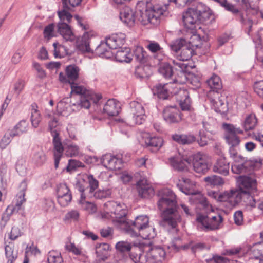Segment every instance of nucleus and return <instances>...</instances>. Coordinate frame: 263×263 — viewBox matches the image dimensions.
<instances>
[{
    "label": "nucleus",
    "instance_id": "nucleus-1",
    "mask_svg": "<svg viewBox=\"0 0 263 263\" xmlns=\"http://www.w3.org/2000/svg\"><path fill=\"white\" fill-rule=\"evenodd\" d=\"M124 229L133 237L141 236L143 239H151L156 236L155 229L149 225V217L146 215L137 216L133 221L127 220Z\"/></svg>",
    "mask_w": 263,
    "mask_h": 263
},
{
    "label": "nucleus",
    "instance_id": "nucleus-2",
    "mask_svg": "<svg viewBox=\"0 0 263 263\" xmlns=\"http://www.w3.org/2000/svg\"><path fill=\"white\" fill-rule=\"evenodd\" d=\"M174 65L178 67L177 69L178 74L180 76L176 77L173 82L167 83L165 84H158L154 86L152 89L154 95L163 100L168 98L170 95H176L179 89L177 86V84L184 83L186 80V75L184 72L187 65L182 63H177L174 61Z\"/></svg>",
    "mask_w": 263,
    "mask_h": 263
},
{
    "label": "nucleus",
    "instance_id": "nucleus-3",
    "mask_svg": "<svg viewBox=\"0 0 263 263\" xmlns=\"http://www.w3.org/2000/svg\"><path fill=\"white\" fill-rule=\"evenodd\" d=\"M238 190L243 195V202L247 206L256 208V197L258 195L256 179L249 176H240L237 179Z\"/></svg>",
    "mask_w": 263,
    "mask_h": 263
},
{
    "label": "nucleus",
    "instance_id": "nucleus-4",
    "mask_svg": "<svg viewBox=\"0 0 263 263\" xmlns=\"http://www.w3.org/2000/svg\"><path fill=\"white\" fill-rule=\"evenodd\" d=\"M69 84L71 88L70 93L79 96V101L72 104L73 106H77V110L82 108L88 109L92 103L97 104L101 98L100 95L86 89L84 86L77 83L76 82Z\"/></svg>",
    "mask_w": 263,
    "mask_h": 263
},
{
    "label": "nucleus",
    "instance_id": "nucleus-5",
    "mask_svg": "<svg viewBox=\"0 0 263 263\" xmlns=\"http://www.w3.org/2000/svg\"><path fill=\"white\" fill-rule=\"evenodd\" d=\"M169 47L173 55L180 61L190 60L194 53V46L190 42H187L182 38L172 41L170 44ZM174 61L181 63V62H177L175 60L173 61V63ZM184 64H185L184 63Z\"/></svg>",
    "mask_w": 263,
    "mask_h": 263
},
{
    "label": "nucleus",
    "instance_id": "nucleus-6",
    "mask_svg": "<svg viewBox=\"0 0 263 263\" xmlns=\"http://www.w3.org/2000/svg\"><path fill=\"white\" fill-rule=\"evenodd\" d=\"M53 143L54 145V167L56 169L58 167L63 152L68 157H75L79 155V147L75 144L71 143L63 146L60 141L59 133L56 132L54 134Z\"/></svg>",
    "mask_w": 263,
    "mask_h": 263
},
{
    "label": "nucleus",
    "instance_id": "nucleus-7",
    "mask_svg": "<svg viewBox=\"0 0 263 263\" xmlns=\"http://www.w3.org/2000/svg\"><path fill=\"white\" fill-rule=\"evenodd\" d=\"M166 9V7L164 8L158 5L144 11L139 10L137 12L138 20L143 25L149 24L157 25L159 23L160 17L164 14Z\"/></svg>",
    "mask_w": 263,
    "mask_h": 263
},
{
    "label": "nucleus",
    "instance_id": "nucleus-8",
    "mask_svg": "<svg viewBox=\"0 0 263 263\" xmlns=\"http://www.w3.org/2000/svg\"><path fill=\"white\" fill-rule=\"evenodd\" d=\"M196 221L201 225L202 230L207 232L219 229L223 221V218L219 214L209 216L199 214L197 215Z\"/></svg>",
    "mask_w": 263,
    "mask_h": 263
},
{
    "label": "nucleus",
    "instance_id": "nucleus-9",
    "mask_svg": "<svg viewBox=\"0 0 263 263\" xmlns=\"http://www.w3.org/2000/svg\"><path fill=\"white\" fill-rule=\"evenodd\" d=\"M160 210L162 211L160 224L166 228H176L178 223L180 222L181 219V216L177 211V207Z\"/></svg>",
    "mask_w": 263,
    "mask_h": 263
},
{
    "label": "nucleus",
    "instance_id": "nucleus-10",
    "mask_svg": "<svg viewBox=\"0 0 263 263\" xmlns=\"http://www.w3.org/2000/svg\"><path fill=\"white\" fill-rule=\"evenodd\" d=\"M130 112L132 117L130 119L129 124L141 125L145 121L146 115L143 105L136 101L129 103Z\"/></svg>",
    "mask_w": 263,
    "mask_h": 263
},
{
    "label": "nucleus",
    "instance_id": "nucleus-11",
    "mask_svg": "<svg viewBox=\"0 0 263 263\" xmlns=\"http://www.w3.org/2000/svg\"><path fill=\"white\" fill-rule=\"evenodd\" d=\"M105 205L109 208L111 213L114 214L117 222L121 225H125L127 221L126 218L127 210L125 204L117 201H109Z\"/></svg>",
    "mask_w": 263,
    "mask_h": 263
},
{
    "label": "nucleus",
    "instance_id": "nucleus-12",
    "mask_svg": "<svg viewBox=\"0 0 263 263\" xmlns=\"http://www.w3.org/2000/svg\"><path fill=\"white\" fill-rule=\"evenodd\" d=\"M158 207L159 210L177 207L176 196L170 190L165 189L158 193Z\"/></svg>",
    "mask_w": 263,
    "mask_h": 263
},
{
    "label": "nucleus",
    "instance_id": "nucleus-13",
    "mask_svg": "<svg viewBox=\"0 0 263 263\" xmlns=\"http://www.w3.org/2000/svg\"><path fill=\"white\" fill-rule=\"evenodd\" d=\"M218 199L221 202H228L230 207H234L243 202V195L238 190L233 189L219 195Z\"/></svg>",
    "mask_w": 263,
    "mask_h": 263
},
{
    "label": "nucleus",
    "instance_id": "nucleus-14",
    "mask_svg": "<svg viewBox=\"0 0 263 263\" xmlns=\"http://www.w3.org/2000/svg\"><path fill=\"white\" fill-rule=\"evenodd\" d=\"M80 68L74 65H69L66 67L65 74L62 72L59 73V79L62 83H68L76 82L79 78Z\"/></svg>",
    "mask_w": 263,
    "mask_h": 263
},
{
    "label": "nucleus",
    "instance_id": "nucleus-15",
    "mask_svg": "<svg viewBox=\"0 0 263 263\" xmlns=\"http://www.w3.org/2000/svg\"><path fill=\"white\" fill-rule=\"evenodd\" d=\"M171 166L175 170L179 172L188 171V166L190 164L191 159L186 156L178 154L168 159Z\"/></svg>",
    "mask_w": 263,
    "mask_h": 263
},
{
    "label": "nucleus",
    "instance_id": "nucleus-16",
    "mask_svg": "<svg viewBox=\"0 0 263 263\" xmlns=\"http://www.w3.org/2000/svg\"><path fill=\"white\" fill-rule=\"evenodd\" d=\"M101 162L104 167L110 170H117L122 168L123 161L119 157L105 154L102 157Z\"/></svg>",
    "mask_w": 263,
    "mask_h": 263
},
{
    "label": "nucleus",
    "instance_id": "nucleus-17",
    "mask_svg": "<svg viewBox=\"0 0 263 263\" xmlns=\"http://www.w3.org/2000/svg\"><path fill=\"white\" fill-rule=\"evenodd\" d=\"M163 118L168 123H178L182 120V115L175 106L166 107L163 110Z\"/></svg>",
    "mask_w": 263,
    "mask_h": 263
},
{
    "label": "nucleus",
    "instance_id": "nucleus-18",
    "mask_svg": "<svg viewBox=\"0 0 263 263\" xmlns=\"http://www.w3.org/2000/svg\"><path fill=\"white\" fill-rule=\"evenodd\" d=\"M182 21L184 27L190 30H193L195 28V24L200 21L199 15L196 11L191 8H189L182 15Z\"/></svg>",
    "mask_w": 263,
    "mask_h": 263
},
{
    "label": "nucleus",
    "instance_id": "nucleus-19",
    "mask_svg": "<svg viewBox=\"0 0 263 263\" xmlns=\"http://www.w3.org/2000/svg\"><path fill=\"white\" fill-rule=\"evenodd\" d=\"M164 250L161 247L156 246L149 248L146 255L148 263H158L162 261L165 256Z\"/></svg>",
    "mask_w": 263,
    "mask_h": 263
},
{
    "label": "nucleus",
    "instance_id": "nucleus-20",
    "mask_svg": "<svg viewBox=\"0 0 263 263\" xmlns=\"http://www.w3.org/2000/svg\"><path fill=\"white\" fill-rule=\"evenodd\" d=\"M193 165L195 172L198 173H204L208 170L206 156L198 153L193 156Z\"/></svg>",
    "mask_w": 263,
    "mask_h": 263
},
{
    "label": "nucleus",
    "instance_id": "nucleus-21",
    "mask_svg": "<svg viewBox=\"0 0 263 263\" xmlns=\"http://www.w3.org/2000/svg\"><path fill=\"white\" fill-rule=\"evenodd\" d=\"M178 189L186 195L195 194V183L191 179L181 177L176 184Z\"/></svg>",
    "mask_w": 263,
    "mask_h": 263
},
{
    "label": "nucleus",
    "instance_id": "nucleus-22",
    "mask_svg": "<svg viewBox=\"0 0 263 263\" xmlns=\"http://www.w3.org/2000/svg\"><path fill=\"white\" fill-rule=\"evenodd\" d=\"M176 96L177 100L179 102L181 109L183 111H190L192 109V107L189 91L185 89L179 87Z\"/></svg>",
    "mask_w": 263,
    "mask_h": 263
},
{
    "label": "nucleus",
    "instance_id": "nucleus-23",
    "mask_svg": "<svg viewBox=\"0 0 263 263\" xmlns=\"http://www.w3.org/2000/svg\"><path fill=\"white\" fill-rule=\"evenodd\" d=\"M125 38L126 35L124 33H119L106 36L105 40L107 41V44L110 48L116 49L120 48L124 44Z\"/></svg>",
    "mask_w": 263,
    "mask_h": 263
},
{
    "label": "nucleus",
    "instance_id": "nucleus-24",
    "mask_svg": "<svg viewBox=\"0 0 263 263\" xmlns=\"http://www.w3.org/2000/svg\"><path fill=\"white\" fill-rule=\"evenodd\" d=\"M137 189L139 196L142 198H149L154 194V189L147 182V180L143 178L137 183Z\"/></svg>",
    "mask_w": 263,
    "mask_h": 263
},
{
    "label": "nucleus",
    "instance_id": "nucleus-25",
    "mask_svg": "<svg viewBox=\"0 0 263 263\" xmlns=\"http://www.w3.org/2000/svg\"><path fill=\"white\" fill-rule=\"evenodd\" d=\"M120 109V103L114 99L107 100L103 107L104 112L109 116H117Z\"/></svg>",
    "mask_w": 263,
    "mask_h": 263
},
{
    "label": "nucleus",
    "instance_id": "nucleus-26",
    "mask_svg": "<svg viewBox=\"0 0 263 263\" xmlns=\"http://www.w3.org/2000/svg\"><path fill=\"white\" fill-rule=\"evenodd\" d=\"M58 32L66 41H73L75 36L69 25L66 22H59L57 24Z\"/></svg>",
    "mask_w": 263,
    "mask_h": 263
},
{
    "label": "nucleus",
    "instance_id": "nucleus-27",
    "mask_svg": "<svg viewBox=\"0 0 263 263\" xmlns=\"http://www.w3.org/2000/svg\"><path fill=\"white\" fill-rule=\"evenodd\" d=\"M19 188L20 192L16 196V202L15 205H14V208L16 210V212H18L22 209V205L26 201L25 196L27 184L25 180L21 182Z\"/></svg>",
    "mask_w": 263,
    "mask_h": 263
},
{
    "label": "nucleus",
    "instance_id": "nucleus-28",
    "mask_svg": "<svg viewBox=\"0 0 263 263\" xmlns=\"http://www.w3.org/2000/svg\"><path fill=\"white\" fill-rule=\"evenodd\" d=\"M199 15L200 21H204L212 15V10L204 3H199L195 8H192Z\"/></svg>",
    "mask_w": 263,
    "mask_h": 263
},
{
    "label": "nucleus",
    "instance_id": "nucleus-29",
    "mask_svg": "<svg viewBox=\"0 0 263 263\" xmlns=\"http://www.w3.org/2000/svg\"><path fill=\"white\" fill-rule=\"evenodd\" d=\"M163 140L159 137L148 136L145 138V144L146 147L152 152L158 151L163 145Z\"/></svg>",
    "mask_w": 263,
    "mask_h": 263
},
{
    "label": "nucleus",
    "instance_id": "nucleus-30",
    "mask_svg": "<svg viewBox=\"0 0 263 263\" xmlns=\"http://www.w3.org/2000/svg\"><path fill=\"white\" fill-rule=\"evenodd\" d=\"M112 48H110L107 44V41L105 40V42H101V43L96 48L95 53L97 55L100 57L106 59L110 58L112 56L111 52Z\"/></svg>",
    "mask_w": 263,
    "mask_h": 263
},
{
    "label": "nucleus",
    "instance_id": "nucleus-31",
    "mask_svg": "<svg viewBox=\"0 0 263 263\" xmlns=\"http://www.w3.org/2000/svg\"><path fill=\"white\" fill-rule=\"evenodd\" d=\"M222 128L224 131V139L229 145L239 146L240 139L238 136L232 133L230 129H228L222 124Z\"/></svg>",
    "mask_w": 263,
    "mask_h": 263
},
{
    "label": "nucleus",
    "instance_id": "nucleus-32",
    "mask_svg": "<svg viewBox=\"0 0 263 263\" xmlns=\"http://www.w3.org/2000/svg\"><path fill=\"white\" fill-rule=\"evenodd\" d=\"M120 18L124 23L129 26H133L135 23V14L129 7H125L121 11Z\"/></svg>",
    "mask_w": 263,
    "mask_h": 263
},
{
    "label": "nucleus",
    "instance_id": "nucleus-33",
    "mask_svg": "<svg viewBox=\"0 0 263 263\" xmlns=\"http://www.w3.org/2000/svg\"><path fill=\"white\" fill-rule=\"evenodd\" d=\"M213 170L215 173L227 176L229 172V163L224 157L220 158L214 165Z\"/></svg>",
    "mask_w": 263,
    "mask_h": 263
},
{
    "label": "nucleus",
    "instance_id": "nucleus-34",
    "mask_svg": "<svg viewBox=\"0 0 263 263\" xmlns=\"http://www.w3.org/2000/svg\"><path fill=\"white\" fill-rule=\"evenodd\" d=\"M71 103L70 99L68 97L64 98L60 100L57 105L58 110L63 115H66L65 112L69 113L71 110H75L74 107ZM77 108V106H74Z\"/></svg>",
    "mask_w": 263,
    "mask_h": 263
},
{
    "label": "nucleus",
    "instance_id": "nucleus-35",
    "mask_svg": "<svg viewBox=\"0 0 263 263\" xmlns=\"http://www.w3.org/2000/svg\"><path fill=\"white\" fill-rule=\"evenodd\" d=\"M77 47L79 50L84 52H91L93 50L90 46V37L88 33L84 35L77 41Z\"/></svg>",
    "mask_w": 263,
    "mask_h": 263
},
{
    "label": "nucleus",
    "instance_id": "nucleus-36",
    "mask_svg": "<svg viewBox=\"0 0 263 263\" xmlns=\"http://www.w3.org/2000/svg\"><path fill=\"white\" fill-rule=\"evenodd\" d=\"M206 83L211 88V91L217 93H219V91L222 88V83L220 77L215 74H213L209 79H208L206 80Z\"/></svg>",
    "mask_w": 263,
    "mask_h": 263
},
{
    "label": "nucleus",
    "instance_id": "nucleus-37",
    "mask_svg": "<svg viewBox=\"0 0 263 263\" xmlns=\"http://www.w3.org/2000/svg\"><path fill=\"white\" fill-rule=\"evenodd\" d=\"M257 124V120L256 116L253 114L247 115L243 122L242 125L245 130L249 131L253 129Z\"/></svg>",
    "mask_w": 263,
    "mask_h": 263
},
{
    "label": "nucleus",
    "instance_id": "nucleus-38",
    "mask_svg": "<svg viewBox=\"0 0 263 263\" xmlns=\"http://www.w3.org/2000/svg\"><path fill=\"white\" fill-rule=\"evenodd\" d=\"M115 59L120 62L128 63L132 60V53L130 52L129 48L121 49L117 51Z\"/></svg>",
    "mask_w": 263,
    "mask_h": 263
},
{
    "label": "nucleus",
    "instance_id": "nucleus-39",
    "mask_svg": "<svg viewBox=\"0 0 263 263\" xmlns=\"http://www.w3.org/2000/svg\"><path fill=\"white\" fill-rule=\"evenodd\" d=\"M31 107L30 121L31 125L34 128H36L42 120V117L41 114L37 110V106L36 104H32Z\"/></svg>",
    "mask_w": 263,
    "mask_h": 263
},
{
    "label": "nucleus",
    "instance_id": "nucleus-40",
    "mask_svg": "<svg viewBox=\"0 0 263 263\" xmlns=\"http://www.w3.org/2000/svg\"><path fill=\"white\" fill-rule=\"evenodd\" d=\"M28 128V122L26 120H23L20 121L11 130L15 134V136H20L23 134L26 133Z\"/></svg>",
    "mask_w": 263,
    "mask_h": 263
},
{
    "label": "nucleus",
    "instance_id": "nucleus-41",
    "mask_svg": "<svg viewBox=\"0 0 263 263\" xmlns=\"http://www.w3.org/2000/svg\"><path fill=\"white\" fill-rule=\"evenodd\" d=\"M204 180L211 186H219L222 185L224 181L223 179L217 175H212L204 178Z\"/></svg>",
    "mask_w": 263,
    "mask_h": 263
},
{
    "label": "nucleus",
    "instance_id": "nucleus-42",
    "mask_svg": "<svg viewBox=\"0 0 263 263\" xmlns=\"http://www.w3.org/2000/svg\"><path fill=\"white\" fill-rule=\"evenodd\" d=\"M133 57L139 62L143 63L146 61L147 53L142 47L139 46L134 50V54H132Z\"/></svg>",
    "mask_w": 263,
    "mask_h": 263
},
{
    "label": "nucleus",
    "instance_id": "nucleus-43",
    "mask_svg": "<svg viewBox=\"0 0 263 263\" xmlns=\"http://www.w3.org/2000/svg\"><path fill=\"white\" fill-rule=\"evenodd\" d=\"M47 261L48 263H63L61 253L54 250L48 252Z\"/></svg>",
    "mask_w": 263,
    "mask_h": 263
},
{
    "label": "nucleus",
    "instance_id": "nucleus-44",
    "mask_svg": "<svg viewBox=\"0 0 263 263\" xmlns=\"http://www.w3.org/2000/svg\"><path fill=\"white\" fill-rule=\"evenodd\" d=\"M32 160L37 166L43 164L46 160V156L44 152L42 149H39L33 154Z\"/></svg>",
    "mask_w": 263,
    "mask_h": 263
},
{
    "label": "nucleus",
    "instance_id": "nucleus-45",
    "mask_svg": "<svg viewBox=\"0 0 263 263\" xmlns=\"http://www.w3.org/2000/svg\"><path fill=\"white\" fill-rule=\"evenodd\" d=\"M85 195L84 194H81L80 199L79 200V204L81 205V208L83 210H87L89 212L94 211L95 210V206L90 202L86 201L85 200Z\"/></svg>",
    "mask_w": 263,
    "mask_h": 263
},
{
    "label": "nucleus",
    "instance_id": "nucleus-46",
    "mask_svg": "<svg viewBox=\"0 0 263 263\" xmlns=\"http://www.w3.org/2000/svg\"><path fill=\"white\" fill-rule=\"evenodd\" d=\"M14 137H15V134L12 132L11 129L8 130L1 140L0 147L2 149L5 148Z\"/></svg>",
    "mask_w": 263,
    "mask_h": 263
},
{
    "label": "nucleus",
    "instance_id": "nucleus-47",
    "mask_svg": "<svg viewBox=\"0 0 263 263\" xmlns=\"http://www.w3.org/2000/svg\"><path fill=\"white\" fill-rule=\"evenodd\" d=\"M159 72L165 78H170L173 73L172 66L167 63L162 64L158 69Z\"/></svg>",
    "mask_w": 263,
    "mask_h": 263
},
{
    "label": "nucleus",
    "instance_id": "nucleus-48",
    "mask_svg": "<svg viewBox=\"0 0 263 263\" xmlns=\"http://www.w3.org/2000/svg\"><path fill=\"white\" fill-rule=\"evenodd\" d=\"M63 8V10L58 11V15L60 19L59 22H66L67 24L70 22L72 15Z\"/></svg>",
    "mask_w": 263,
    "mask_h": 263
},
{
    "label": "nucleus",
    "instance_id": "nucleus-49",
    "mask_svg": "<svg viewBox=\"0 0 263 263\" xmlns=\"http://www.w3.org/2000/svg\"><path fill=\"white\" fill-rule=\"evenodd\" d=\"M252 256L256 259H259L263 256V242L255 245L251 250Z\"/></svg>",
    "mask_w": 263,
    "mask_h": 263
},
{
    "label": "nucleus",
    "instance_id": "nucleus-50",
    "mask_svg": "<svg viewBox=\"0 0 263 263\" xmlns=\"http://www.w3.org/2000/svg\"><path fill=\"white\" fill-rule=\"evenodd\" d=\"M132 244L127 241H119L118 242L116 245V249L122 253L130 251L132 249Z\"/></svg>",
    "mask_w": 263,
    "mask_h": 263
},
{
    "label": "nucleus",
    "instance_id": "nucleus-51",
    "mask_svg": "<svg viewBox=\"0 0 263 263\" xmlns=\"http://www.w3.org/2000/svg\"><path fill=\"white\" fill-rule=\"evenodd\" d=\"M65 248L66 250L72 252L76 255H80L82 253V248L81 247L76 246L74 243L71 242H67Z\"/></svg>",
    "mask_w": 263,
    "mask_h": 263
},
{
    "label": "nucleus",
    "instance_id": "nucleus-52",
    "mask_svg": "<svg viewBox=\"0 0 263 263\" xmlns=\"http://www.w3.org/2000/svg\"><path fill=\"white\" fill-rule=\"evenodd\" d=\"M5 255L8 259L7 263H13V261L17 258V254L14 253L12 248L9 245H6L5 247Z\"/></svg>",
    "mask_w": 263,
    "mask_h": 263
},
{
    "label": "nucleus",
    "instance_id": "nucleus-53",
    "mask_svg": "<svg viewBox=\"0 0 263 263\" xmlns=\"http://www.w3.org/2000/svg\"><path fill=\"white\" fill-rule=\"evenodd\" d=\"M247 163H233L232 165V171L235 174L245 173L247 170Z\"/></svg>",
    "mask_w": 263,
    "mask_h": 263
},
{
    "label": "nucleus",
    "instance_id": "nucleus-54",
    "mask_svg": "<svg viewBox=\"0 0 263 263\" xmlns=\"http://www.w3.org/2000/svg\"><path fill=\"white\" fill-rule=\"evenodd\" d=\"M229 261L227 258L219 255H213L205 260L206 263H228Z\"/></svg>",
    "mask_w": 263,
    "mask_h": 263
},
{
    "label": "nucleus",
    "instance_id": "nucleus-55",
    "mask_svg": "<svg viewBox=\"0 0 263 263\" xmlns=\"http://www.w3.org/2000/svg\"><path fill=\"white\" fill-rule=\"evenodd\" d=\"M72 200V195H66L57 197V200L61 206L65 207L68 205Z\"/></svg>",
    "mask_w": 263,
    "mask_h": 263
},
{
    "label": "nucleus",
    "instance_id": "nucleus-56",
    "mask_svg": "<svg viewBox=\"0 0 263 263\" xmlns=\"http://www.w3.org/2000/svg\"><path fill=\"white\" fill-rule=\"evenodd\" d=\"M57 197L71 194L70 189L66 183L60 184L57 189Z\"/></svg>",
    "mask_w": 263,
    "mask_h": 263
},
{
    "label": "nucleus",
    "instance_id": "nucleus-57",
    "mask_svg": "<svg viewBox=\"0 0 263 263\" xmlns=\"http://www.w3.org/2000/svg\"><path fill=\"white\" fill-rule=\"evenodd\" d=\"M88 182L89 183L88 187L90 188L89 192L92 193L98 187L99 182L91 174H88Z\"/></svg>",
    "mask_w": 263,
    "mask_h": 263
},
{
    "label": "nucleus",
    "instance_id": "nucleus-58",
    "mask_svg": "<svg viewBox=\"0 0 263 263\" xmlns=\"http://www.w3.org/2000/svg\"><path fill=\"white\" fill-rule=\"evenodd\" d=\"M198 204L199 207L200 208H202L206 212L208 211L213 210L211 205L209 204L205 197H204L203 196L200 197L199 200Z\"/></svg>",
    "mask_w": 263,
    "mask_h": 263
},
{
    "label": "nucleus",
    "instance_id": "nucleus-59",
    "mask_svg": "<svg viewBox=\"0 0 263 263\" xmlns=\"http://www.w3.org/2000/svg\"><path fill=\"white\" fill-rule=\"evenodd\" d=\"M253 88L255 93L263 98V80L255 82Z\"/></svg>",
    "mask_w": 263,
    "mask_h": 263
},
{
    "label": "nucleus",
    "instance_id": "nucleus-60",
    "mask_svg": "<svg viewBox=\"0 0 263 263\" xmlns=\"http://www.w3.org/2000/svg\"><path fill=\"white\" fill-rule=\"evenodd\" d=\"M25 85V82L22 79H18L14 84L13 90L14 92L18 95L23 90Z\"/></svg>",
    "mask_w": 263,
    "mask_h": 263
},
{
    "label": "nucleus",
    "instance_id": "nucleus-61",
    "mask_svg": "<svg viewBox=\"0 0 263 263\" xmlns=\"http://www.w3.org/2000/svg\"><path fill=\"white\" fill-rule=\"evenodd\" d=\"M54 28V24L51 23L45 27L44 30V35L45 38L48 39L53 37V33Z\"/></svg>",
    "mask_w": 263,
    "mask_h": 263
},
{
    "label": "nucleus",
    "instance_id": "nucleus-62",
    "mask_svg": "<svg viewBox=\"0 0 263 263\" xmlns=\"http://www.w3.org/2000/svg\"><path fill=\"white\" fill-rule=\"evenodd\" d=\"M146 47L152 53L157 52L162 49L160 45L155 41H150Z\"/></svg>",
    "mask_w": 263,
    "mask_h": 263
},
{
    "label": "nucleus",
    "instance_id": "nucleus-63",
    "mask_svg": "<svg viewBox=\"0 0 263 263\" xmlns=\"http://www.w3.org/2000/svg\"><path fill=\"white\" fill-rule=\"evenodd\" d=\"M79 217V213L77 210H71L68 212L65 216V220H77Z\"/></svg>",
    "mask_w": 263,
    "mask_h": 263
},
{
    "label": "nucleus",
    "instance_id": "nucleus-64",
    "mask_svg": "<svg viewBox=\"0 0 263 263\" xmlns=\"http://www.w3.org/2000/svg\"><path fill=\"white\" fill-rule=\"evenodd\" d=\"M199 138L198 139L197 142L199 145L201 146H204L208 144L209 139L205 135L203 130H200L199 132Z\"/></svg>",
    "mask_w": 263,
    "mask_h": 263
}]
</instances>
